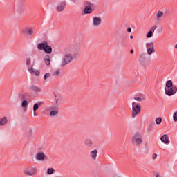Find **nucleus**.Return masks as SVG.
Returning a JSON list of instances; mask_svg holds the SVG:
<instances>
[{"label": "nucleus", "instance_id": "obj_1", "mask_svg": "<svg viewBox=\"0 0 177 177\" xmlns=\"http://www.w3.org/2000/svg\"><path fill=\"white\" fill-rule=\"evenodd\" d=\"M80 49L81 45H80V44H76L73 46L65 48L60 66L64 67L67 66V64H70V63L73 62V57H77V56L80 55Z\"/></svg>", "mask_w": 177, "mask_h": 177}, {"label": "nucleus", "instance_id": "obj_2", "mask_svg": "<svg viewBox=\"0 0 177 177\" xmlns=\"http://www.w3.org/2000/svg\"><path fill=\"white\" fill-rule=\"evenodd\" d=\"M39 50H44L45 53L49 55L52 53V46H49L47 42L40 43L37 45Z\"/></svg>", "mask_w": 177, "mask_h": 177}, {"label": "nucleus", "instance_id": "obj_3", "mask_svg": "<svg viewBox=\"0 0 177 177\" xmlns=\"http://www.w3.org/2000/svg\"><path fill=\"white\" fill-rule=\"evenodd\" d=\"M141 110L142 109L140 108V106L138 104H137L135 102H132L131 117L133 118L138 117V115H139V114L140 113Z\"/></svg>", "mask_w": 177, "mask_h": 177}, {"label": "nucleus", "instance_id": "obj_4", "mask_svg": "<svg viewBox=\"0 0 177 177\" xmlns=\"http://www.w3.org/2000/svg\"><path fill=\"white\" fill-rule=\"evenodd\" d=\"M131 140L133 143L137 145V146H140L143 143V140L142 139V134L140 133H136L131 137Z\"/></svg>", "mask_w": 177, "mask_h": 177}, {"label": "nucleus", "instance_id": "obj_5", "mask_svg": "<svg viewBox=\"0 0 177 177\" xmlns=\"http://www.w3.org/2000/svg\"><path fill=\"white\" fill-rule=\"evenodd\" d=\"M145 48H146L147 53L149 56H151V55H153V53L156 52V50L154 49V43L153 41L147 42L145 44Z\"/></svg>", "mask_w": 177, "mask_h": 177}, {"label": "nucleus", "instance_id": "obj_6", "mask_svg": "<svg viewBox=\"0 0 177 177\" xmlns=\"http://www.w3.org/2000/svg\"><path fill=\"white\" fill-rule=\"evenodd\" d=\"M66 6H67L66 1H59L55 6V10L58 12V13H61V12H63L64 9H66Z\"/></svg>", "mask_w": 177, "mask_h": 177}, {"label": "nucleus", "instance_id": "obj_7", "mask_svg": "<svg viewBox=\"0 0 177 177\" xmlns=\"http://www.w3.org/2000/svg\"><path fill=\"white\" fill-rule=\"evenodd\" d=\"M139 63L142 67H147L149 63L147 62L146 54L142 53L139 57Z\"/></svg>", "mask_w": 177, "mask_h": 177}, {"label": "nucleus", "instance_id": "obj_8", "mask_svg": "<svg viewBox=\"0 0 177 177\" xmlns=\"http://www.w3.org/2000/svg\"><path fill=\"white\" fill-rule=\"evenodd\" d=\"M177 92V87L176 86H172L171 88H165V95H167V96H172V95H175Z\"/></svg>", "mask_w": 177, "mask_h": 177}, {"label": "nucleus", "instance_id": "obj_9", "mask_svg": "<svg viewBox=\"0 0 177 177\" xmlns=\"http://www.w3.org/2000/svg\"><path fill=\"white\" fill-rule=\"evenodd\" d=\"M24 173L26 174V175H28L29 176H32V175H35V174L37 173V168L32 167H27L24 170Z\"/></svg>", "mask_w": 177, "mask_h": 177}, {"label": "nucleus", "instance_id": "obj_10", "mask_svg": "<svg viewBox=\"0 0 177 177\" xmlns=\"http://www.w3.org/2000/svg\"><path fill=\"white\" fill-rule=\"evenodd\" d=\"M164 17V12L161 10H158L156 12V16L154 17L155 21H157L158 23L161 21L162 20V18Z\"/></svg>", "mask_w": 177, "mask_h": 177}, {"label": "nucleus", "instance_id": "obj_11", "mask_svg": "<svg viewBox=\"0 0 177 177\" xmlns=\"http://www.w3.org/2000/svg\"><path fill=\"white\" fill-rule=\"evenodd\" d=\"M100 24H102V17H94L93 18V26H94V27H99Z\"/></svg>", "mask_w": 177, "mask_h": 177}, {"label": "nucleus", "instance_id": "obj_12", "mask_svg": "<svg viewBox=\"0 0 177 177\" xmlns=\"http://www.w3.org/2000/svg\"><path fill=\"white\" fill-rule=\"evenodd\" d=\"M45 158H46V155L44 152H39L35 156L37 161H45Z\"/></svg>", "mask_w": 177, "mask_h": 177}, {"label": "nucleus", "instance_id": "obj_13", "mask_svg": "<svg viewBox=\"0 0 177 177\" xmlns=\"http://www.w3.org/2000/svg\"><path fill=\"white\" fill-rule=\"evenodd\" d=\"M22 32L24 34H28V35H30V37H32L34 35V28H25L23 30Z\"/></svg>", "mask_w": 177, "mask_h": 177}, {"label": "nucleus", "instance_id": "obj_14", "mask_svg": "<svg viewBox=\"0 0 177 177\" xmlns=\"http://www.w3.org/2000/svg\"><path fill=\"white\" fill-rule=\"evenodd\" d=\"M134 100H136V102H145L146 100V96L143 94H138L135 95Z\"/></svg>", "mask_w": 177, "mask_h": 177}, {"label": "nucleus", "instance_id": "obj_15", "mask_svg": "<svg viewBox=\"0 0 177 177\" xmlns=\"http://www.w3.org/2000/svg\"><path fill=\"white\" fill-rule=\"evenodd\" d=\"M97 149H93L90 151V158L93 160V161H96V158H97Z\"/></svg>", "mask_w": 177, "mask_h": 177}, {"label": "nucleus", "instance_id": "obj_16", "mask_svg": "<svg viewBox=\"0 0 177 177\" xmlns=\"http://www.w3.org/2000/svg\"><path fill=\"white\" fill-rule=\"evenodd\" d=\"M26 66L28 68V71L29 73H32V67H34V65H31V59L30 58H26Z\"/></svg>", "mask_w": 177, "mask_h": 177}, {"label": "nucleus", "instance_id": "obj_17", "mask_svg": "<svg viewBox=\"0 0 177 177\" xmlns=\"http://www.w3.org/2000/svg\"><path fill=\"white\" fill-rule=\"evenodd\" d=\"M161 142L162 143H165V145H169V138H168V135L164 134L161 138H160Z\"/></svg>", "mask_w": 177, "mask_h": 177}, {"label": "nucleus", "instance_id": "obj_18", "mask_svg": "<svg viewBox=\"0 0 177 177\" xmlns=\"http://www.w3.org/2000/svg\"><path fill=\"white\" fill-rule=\"evenodd\" d=\"M84 145L86 146V147H92V146H93V142L92 140L86 138L84 140Z\"/></svg>", "mask_w": 177, "mask_h": 177}, {"label": "nucleus", "instance_id": "obj_19", "mask_svg": "<svg viewBox=\"0 0 177 177\" xmlns=\"http://www.w3.org/2000/svg\"><path fill=\"white\" fill-rule=\"evenodd\" d=\"M93 10H92V7L90 6H86L84 9V15H91Z\"/></svg>", "mask_w": 177, "mask_h": 177}, {"label": "nucleus", "instance_id": "obj_20", "mask_svg": "<svg viewBox=\"0 0 177 177\" xmlns=\"http://www.w3.org/2000/svg\"><path fill=\"white\" fill-rule=\"evenodd\" d=\"M7 124H8V118L3 117L2 118H0L1 126L6 125Z\"/></svg>", "mask_w": 177, "mask_h": 177}, {"label": "nucleus", "instance_id": "obj_21", "mask_svg": "<svg viewBox=\"0 0 177 177\" xmlns=\"http://www.w3.org/2000/svg\"><path fill=\"white\" fill-rule=\"evenodd\" d=\"M44 63L46 66H49V64H50V56L47 55L44 57Z\"/></svg>", "mask_w": 177, "mask_h": 177}, {"label": "nucleus", "instance_id": "obj_22", "mask_svg": "<svg viewBox=\"0 0 177 177\" xmlns=\"http://www.w3.org/2000/svg\"><path fill=\"white\" fill-rule=\"evenodd\" d=\"M32 91H34L35 92H37V93H40V92H42V90L41 89V88H39L37 86H32Z\"/></svg>", "mask_w": 177, "mask_h": 177}, {"label": "nucleus", "instance_id": "obj_23", "mask_svg": "<svg viewBox=\"0 0 177 177\" xmlns=\"http://www.w3.org/2000/svg\"><path fill=\"white\" fill-rule=\"evenodd\" d=\"M166 87L168 88H172V86H174V84L172 83V81L171 80H167L166 82Z\"/></svg>", "mask_w": 177, "mask_h": 177}, {"label": "nucleus", "instance_id": "obj_24", "mask_svg": "<svg viewBox=\"0 0 177 177\" xmlns=\"http://www.w3.org/2000/svg\"><path fill=\"white\" fill-rule=\"evenodd\" d=\"M27 106H28V102H27V100H23L22 104H21V107L23 109H26L25 111H26V110H27Z\"/></svg>", "mask_w": 177, "mask_h": 177}, {"label": "nucleus", "instance_id": "obj_25", "mask_svg": "<svg viewBox=\"0 0 177 177\" xmlns=\"http://www.w3.org/2000/svg\"><path fill=\"white\" fill-rule=\"evenodd\" d=\"M40 106H42V102H38V104H35L33 105V111H37V110L39 109Z\"/></svg>", "mask_w": 177, "mask_h": 177}, {"label": "nucleus", "instance_id": "obj_26", "mask_svg": "<svg viewBox=\"0 0 177 177\" xmlns=\"http://www.w3.org/2000/svg\"><path fill=\"white\" fill-rule=\"evenodd\" d=\"M30 73V74H35V75H37V77H38V75L41 74V72L39 71V70H34L33 68H32V71Z\"/></svg>", "mask_w": 177, "mask_h": 177}, {"label": "nucleus", "instance_id": "obj_27", "mask_svg": "<svg viewBox=\"0 0 177 177\" xmlns=\"http://www.w3.org/2000/svg\"><path fill=\"white\" fill-rule=\"evenodd\" d=\"M19 98L20 100H27V95L26 94H20L19 95Z\"/></svg>", "mask_w": 177, "mask_h": 177}, {"label": "nucleus", "instance_id": "obj_28", "mask_svg": "<svg viewBox=\"0 0 177 177\" xmlns=\"http://www.w3.org/2000/svg\"><path fill=\"white\" fill-rule=\"evenodd\" d=\"M153 35H154V32H153V30H149L147 33L146 37H147V38H151V37H153Z\"/></svg>", "mask_w": 177, "mask_h": 177}, {"label": "nucleus", "instance_id": "obj_29", "mask_svg": "<svg viewBox=\"0 0 177 177\" xmlns=\"http://www.w3.org/2000/svg\"><path fill=\"white\" fill-rule=\"evenodd\" d=\"M57 110H53L50 112V117H55V115H57L58 114Z\"/></svg>", "mask_w": 177, "mask_h": 177}, {"label": "nucleus", "instance_id": "obj_30", "mask_svg": "<svg viewBox=\"0 0 177 177\" xmlns=\"http://www.w3.org/2000/svg\"><path fill=\"white\" fill-rule=\"evenodd\" d=\"M157 125H161V122H162V119L161 117H158L155 120Z\"/></svg>", "mask_w": 177, "mask_h": 177}, {"label": "nucleus", "instance_id": "obj_31", "mask_svg": "<svg viewBox=\"0 0 177 177\" xmlns=\"http://www.w3.org/2000/svg\"><path fill=\"white\" fill-rule=\"evenodd\" d=\"M47 174H48V175H52L53 174H55V169L53 168L48 169Z\"/></svg>", "mask_w": 177, "mask_h": 177}, {"label": "nucleus", "instance_id": "obj_32", "mask_svg": "<svg viewBox=\"0 0 177 177\" xmlns=\"http://www.w3.org/2000/svg\"><path fill=\"white\" fill-rule=\"evenodd\" d=\"M49 77H50V73H47L44 75V80L45 81H46V80H48V78H49Z\"/></svg>", "mask_w": 177, "mask_h": 177}, {"label": "nucleus", "instance_id": "obj_33", "mask_svg": "<svg viewBox=\"0 0 177 177\" xmlns=\"http://www.w3.org/2000/svg\"><path fill=\"white\" fill-rule=\"evenodd\" d=\"M173 119H174V121H175V122H177V111L175 112V113L173 114Z\"/></svg>", "mask_w": 177, "mask_h": 177}, {"label": "nucleus", "instance_id": "obj_34", "mask_svg": "<svg viewBox=\"0 0 177 177\" xmlns=\"http://www.w3.org/2000/svg\"><path fill=\"white\" fill-rule=\"evenodd\" d=\"M17 7L18 9H20L21 10H23L24 5L23 3H21L20 5H17Z\"/></svg>", "mask_w": 177, "mask_h": 177}, {"label": "nucleus", "instance_id": "obj_35", "mask_svg": "<svg viewBox=\"0 0 177 177\" xmlns=\"http://www.w3.org/2000/svg\"><path fill=\"white\" fill-rule=\"evenodd\" d=\"M59 72L58 70L55 71L53 73V75H55V77H58V76H59Z\"/></svg>", "mask_w": 177, "mask_h": 177}, {"label": "nucleus", "instance_id": "obj_36", "mask_svg": "<svg viewBox=\"0 0 177 177\" xmlns=\"http://www.w3.org/2000/svg\"><path fill=\"white\" fill-rule=\"evenodd\" d=\"M55 104L57 105L59 104V97H57V95H55Z\"/></svg>", "mask_w": 177, "mask_h": 177}, {"label": "nucleus", "instance_id": "obj_37", "mask_svg": "<svg viewBox=\"0 0 177 177\" xmlns=\"http://www.w3.org/2000/svg\"><path fill=\"white\" fill-rule=\"evenodd\" d=\"M33 132L34 131H32V129H29L28 130L29 136H32Z\"/></svg>", "mask_w": 177, "mask_h": 177}, {"label": "nucleus", "instance_id": "obj_38", "mask_svg": "<svg viewBox=\"0 0 177 177\" xmlns=\"http://www.w3.org/2000/svg\"><path fill=\"white\" fill-rule=\"evenodd\" d=\"M86 5H87V6H89L90 8H92V6H93V4L89 1L86 2Z\"/></svg>", "mask_w": 177, "mask_h": 177}, {"label": "nucleus", "instance_id": "obj_39", "mask_svg": "<svg viewBox=\"0 0 177 177\" xmlns=\"http://www.w3.org/2000/svg\"><path fill=\"white\" fill-rule=\"evenodd\" d=\"M52 109H54V110H58L59 109V106H57V104L54 105V106H52Z\"/></svg>", "mask_w": 177, "mask_h": 177}, {"label": "nucleus", "instance_id": "obj_40", "mask_svg": "<svg viewBox=\"0 0 177 177\" xmlns=\"http://www.w3.org/2000/svg\"><path fill=\"white\" fill-rule=\"evenodd\" d=\"M156 158H157V153H153V154L152 155V159H153V160H156Z\"/></svg>", "mask_w": 177, "mask_h": 177}, {"label": "nucleus", "instance_id": "obj_41", "mask_svg": "<svg viewBox=\"0 0 177 177\" xmlns=\"http://www.w3.org/2000/svg\"><path fill=\"white\" fill-rule=\"evenodd\" d=\"M156 28H157V26H153L151 28V30L152 31V30H156Z\"/></svg>", "mask_w": 177, "mask_h": 177}, {"label": "nucleus", "instance_id": "obj_42", "mask_svg": "<svg viewBox=\"0 0 177 177\" xmlns=\"http://www.w3.org/2000/svg\"><path fill=\"white\" fill-rule=\"evenodd\" d=\"M127 32H132V28H129L127 29Z\"/></svg>", "mask_w": 177, "mask_h": 177}, {"label": "nucleus", "instance_id": "obj_43", "mask_svg": "<svg viewBox=\"0 0 177 177\" xmlns=\"http://www.w3.org/2000/svg\"><path fill=\"white\" fill-rule=\"evenodd\" d=\"M155 177H162L161 175L158 174H156L155 175Z\"/></svg>", "mask_w": 177, "mask_h": 177}, {"label": "nucleus", "instance_id": "obj_44", "mask_svg": "<svg viewBox=\"0 0 177 177\" xmlns=\"http://www.w3.org/2000/svg\"><path fill=\"white\" fill-rule=\"evenodd\" d=\"M73 2L74 3H78V0H73Z\"/></svg>", "mask_w": 177, "mask_h": 177}, {"label": "nucleus", "instance_id": "obj_45", "mask_svg": "<svg viewBox=\"0 0 177 177\" xmlns=\"http://www.w3.org/2000/svg\"><path fill=\"white\" fill-rule=\"evenodd\" d=\"M130 53H134L133 50H130Z\"/></svg>", "mask_w": 177, "mask_h": 177}, {"label": "nucleus", "instance_id": "obj_46", "mask_svg": "<svg viewBox=\"0 0 177 177\" xmlns=\"http://www.w3.org/2000/svg\"><path fill=\"white\" fill-rule=\"evenodd\" d=\"M175 49H177V44L174 46Z\"/></svg>", "mask_w": 177, "mask_h": 177}, {"label": "nucleus", "instance_id": "obj_47", "mask_svg": "<svg viewBox=\"0 0 177 177\" xmlns=\"http://www.w3.org/2000/svg\"><path fill=\"white\" fill-rule=\"evenodd\" d=\"M130 38H131V39H132V38H133V36L131 35Z\"/></svg>", "mask_w": 177, "mask_h": 177}, {"label": "nucleus", "instance_id": "obj_48", "mask_svg": "<svg viewBox=\"0 0 177 177\" xmlns=\"http://www.w3.org/2000/svg\"><path fill=\"white\" fill-rule=\"evenodd\" d=\"M34 115L35 116V115H37V114L34 113Z\"/></svg>", "mask_w": 177, "mask_h": 177}]
</instances>
